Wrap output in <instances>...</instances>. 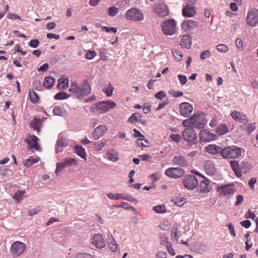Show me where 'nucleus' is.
Here are the masks:
<instances>
[{
    "label": "nucleus",
    "instance_id": "obj_1",
    "mask_svg": "<svg viewBox=\"0 0 258 258\" xmlns=\"http://www.w3.org/2000/svg\"><path fill=\"white\" fill-rule=\"evenodd\" d=\"M70 91L74 97L82 99L84 96H87L91 93V88L87 80H84L81 86L75 82L71 84Z\"/></svg>",
    "mask_w": 258,
    "mask_h": 258
},
{
    "label": "nucleus",
    "instance_id": "obj_2",
    "mask_svg": "<svg viewBox=\"0 0 258 258\" xmlns=\"http://www.w3.org/2000/svg\"><path fill=\"white\" fill-rule=\"evenodd\" d=\"M221 152V156L225 159L238 158L241 155V148L235 146L224 148Z\"/></svg>",
    "mask_w": 258,
    "mask_h": 258
},
{
    "label": "nucleus",
    "instance_id": "obj_3",
    "mask_svg": "<svg viewBox=\"0 0 258 258\" xmlns=\"http://www.w3.org/2000/svg\"><path fill=\"white\" fill-rule=\"evenodd\" d=\"M124 16L126 19L129 21L141 22L144 19L142 11L136 8H133L126 11Z\"/></svg>",
    "mask_w": 258,
    "mask_h": 258
},
{
    "label": "nucleus",
    "instance_id": "obj_4",
    "mask_svg": "<svg viewBox=\"0 0 258 258\" xmlns=\"http://www.w3.org/2000/svg\"><path fill=\"white\" fill-rule=\"evenodd\" d=\"M26 244L23 242L16 241L14 242L11 246L10 252L11 255L15 257L21 255L26 249Z\"/></svg>",
    "mask_w": 258,
    "mask_h": 258
},
{
    "label": "nucleus",
    "instance_id": "obj_5",
    "mask_svg": "<svg viewBox=\"0 0 258 258\" xmlns=\"http://www.w3.org/2000/svg\"><path fill=\"white\" fill-rule=\"evenodd\" d=\"M115 106V103L112 101H102L93 104L91 111L95 112L101 110L106 112L109 111V109L114 108Z\"/></svg>",
    "mask_w": 258,
    "mask_h": 258
},
{
    "label": "nucleus",
    "instance_id": "obj_6",
    "mask_svg": "<svg viewBox=\"0 0 258 258\" xmlns=\"http://www.w3.org/2000/svg\"><path fill=\"white\" fill-rule=\"evenodd\" d=\"M161 26L165 35H172L176 31V23L174 20H168L162 23Z\"/></svg>",
    "mask_w": 258,
    "mask_h": 258
},
{
    "label": "nucleus",
    "instance_id": "obj_7",
    "mask_svg": "<svg viewBox=\"0 0 258 258\" xmlns=\"http://www.w3.org/2000/svg\"><path fill=\"white\" fill-rule=\"evenodd\" d=\"M218 191L220 195L228 199L234 195L236 190L232 184H226L219 186Z\"/></svg>",
    "mask_w": 258,
    "mask_h": 258
},
{
    "label": "nucleus",
    "instance_id": "obj_8",
    "mask_svg": "<svg viewBox=\"0 0 258 258\" xmlns=\"http://www.w3.org/2000/svg\"><path fill=\"white\" fill-rule=\"evenodd\" d=\"M182 137L185 141L189 143H196L197 139V134L192 127H186L182 132Z\"/></svg>",
    "mask_w": 258,
    "mask_h": 258
},
{
    "label": "nucleus",
    "instance_id": "obj_9",
    "mask_svg": "<svg viewBox=\"0 0 258 258\" xmlns=\"http://www.w3.org/2000/svg\"><path fill=\"white\" fill-rule=\"evenodd\" d=\"M183 184L186 188L191 190L198 186V180L194 175H187L184 177Z\"/></svg>",
    "mask_w": 258,
    "mask_h": 258
},
{
    "label": "nucleus",
    "instance_id": "obj_10",
    "mask_svg": "<svg viewBox=\"0 0 258 258\" xmlns=\"http://www.w3.org/2000/svg\"><path fill=\"white\" fill-rule=\"evenodd\" d=\"M185 173V171L179 167H170L167 169L165 174L172 178H178L182 177Z\"/></svg>",
    "mask_w": 258,
    "mask_h": 258
},
{
    "label": "nucleus",
    "instance_id": "obj_11",
    "mask_svg": "<svg viewBox=\"0 0 258 258\" xmlns=\"http://www.w3.org/2000/svg\"><path fill=\"white\" fill-rule=\"evenodd\" d=\"M247 24L251 26H254L258 23V10L252 8L247 14Z\"/></svg>",
    "mask_w": 258,
    "mask_h": 258
},
{
    "label": "nucleus",
    "instance_id": "obj_12",
    "mask_svg": "<svg viewBox=\"0 0 258 258\" xmlns=\"http://www.w3.org/2000/svg\"><path fill=\"white\" fill-rule=\"evenodd\" d=\"M77 164V161L74 158H66L63 162L57 163L55 172L58 174L61 171L67 167H69Z\"/></svg>",
    "mask_w": 258,
    "mask_h": 258
},
{
    "label": "nucleus",
    "instance_id": "obj_13",
    "mask_svg": "<svg viewBox=\"0 0 258 258\" xmlns=\"http://www.w3.org/2000/svg\"><path fill=\"white\" fill-rule=\"evenodd\" d=\"M217 136L213 133L210 132L207 129H203L200 133V139L202 142H210L215 140Z\"/></svg>",
    "mask_w": 258,
    "mask_h": 258
},
{
    "label": "nucleus",
    "instance_id": "obj_14",
    "mask_svg": "<svg viewBox=\"0 0 258 258\" xmlns=\"http://www.w3.org/2000/svg\"><path fill=\"white\" fill-rule=\"evenodd\" d=\"M202 114H194L193 128L203 129L205 126L207 121L201 116Z\"/></svg>",
    "mask_w": 258,
    "mask_h": 258
},
{
    "label": "nucleus",
    "instance_id": "obj_15",
    "mask_svg": "<svg viewBox=\"0 0 258 258\" xmlns=\"http://www.w3.org/2000/svg\"><path fill=\"white\" fill-rule=\"evenodd\" d=\"M91 243L96 247L101 249L105 246L104 240L101 234H96L93 235Z\"/></svg>",
    "mask_w": 258,
    "mask_h": 258
},
{
    "label": "nucleus",
    "instance_id": "obj_16",
    "mask_svg": "<svg viewBox=\"0 0 258 258\" xmlns=\"http://www.w3.org/2000/svg\"><path fill=\"white\" fill-rule=\"evenodd\" d=\"M38 138L35 136L30 137L25 139V142L27 144L28 148L30 149L34 148L36 150L39 151L40 148L37 141Z\"/></svg>",
    "mask_w": 258,
    "mask_h": 258
},
{
    "label": "nucleus",
    "instance_id": "obj_17",
    "mask_svg": "<svg viewBox=\"0 0 258 258\" xmlns=\"http://www.w3.org/2000/svg\"><path fill=\"white\" fill-rule=\"evenodd\" d=\"M107 131V127L105 125H100L97 126L92 133V136L95 140H98L103 136Z\"/></svg>",
    "mask_w": 258,
    "mask_h": 258
},
{
    "label": "nucleus",
    "instance_id": "obj_18",
    "mask_svg": "<svg viewBox=\"0 0 258 258\" xmlns=\"http://www.w3.org/2000/svg\"><path fill=\"white\" fill-rule=\"evenodd\" d=\"M45 118H38L35 117L30 122V127L34 130H36L38 133L40 132V128L42 126V123L44 121Z\"/></svg>",
    "mask_w": 258,
    "mask_h": 258
},
{
    "label": "nucleus",
    "instance_id": "obj_19",
    "mask_svg": "<svg viewBox=\"0 0 258 258\" xmlns=\"http://www.w3.org/2000/svg\"><path fill=\"white\" fill-rule=\"evenodd\" d=\"M196 14V8L192 6L186 5L182 9V15L185 17H193Z\"/></svg>",
    "mask_w": 258,
    "mask_h": 258
},
{
    "label": "nucleus",
    "instance_id": "obj_20",
    "mask_svg": "<svg viewBox=\"0 0 258 258\" xmlns=\"http://www.w3.org/2000/svg\"><path fill=\"white\" fill-rule=\"evenodd\" d=\"M222 148L219 146H217L214 144L209 145L205 147V150L209 154L215 155L219 153L221 156Z\"/></svg>",
    "mask_w": 258,
    "mask_h": 258
},
{
    "label": "nucleus",
    "instance_id": "obj_21",
    "mask_svg": "<svg viewBox=\"0 0 258 258\" xmlns=\"http://www.w3.org/2000/svg\"><path fill=\"white\" fill-rule=\"evenodd\" d=\"M204 179L200 182L199 189L201 192L207 193L210 191L211 187L209 180L204 177Z\"/></svg>",
    "mask_w": 258,
    "mask_h": 258
},
{
    "label": "nucleus",
    "instance_id": "obj_22",
    "mask_svg": "<svg viewBox=\"0 0 258 258\" xmlns=\"http://www.w3.org/2000/svg\"><path fill=\"white\" fill-rule=\"evenodd\" d=\"M154 12L160 17H165L168 14L167 6L164 4L158 5L154 9Z\"/></svg>",
    "mask_w": 258,
    "mask_h": 258
},
{
    "label": "nucleus",
    "instance_id": "obj_23",
    "mask_svg": "<svg viewBox=\"0 0 258 258\" xmlns=\"http://www.w3.org/2000/svg\"><path fill=\"white\" fill-rule=\"evenodd\" d=\"M198 26L197 21L191 20H186L183 22L181 25V28L184 30H191Z\"/></svg>",
    "mask_w": 258,
    "mask_h": 258
},
{
    "label": "nucleus",
    "instance_id": "obj_24",
    "mask_svg": "<svg viewBox=\"0 0 258 258\" xmlns=\"http://www.w3.org/2000/svg\"><path fill=\"white\" fill-rule=\"evenodd\" d=\"M172 162L174 165L181 167H185L188 165V162L185 157L181 155L174 157L172 159Z\"/></svg>",
    "mask_w": 258,
    "mask_h": 258
},
{
    "label": "nucleus",
    "instance_id": "obj_25",
    "mask_svg": "<svg viewBox=\"0 0 258 258\" xmlns=\"http://www.w3.org/2000/svg\"><path fill=\"white\" fill-rule=\"evenodd\" d=\"M108 236V244L110 249L113 252H117L118 251V246L117 242L114 240L112 234L109 232L107 233Z\"/></svg>",
    "mask_w": 258,
    "mask_h": 258
},
{
    "label": "nucleus",
    "instance_id": "obj_26",
    "mask_svg": "<svg viewBox=\"0 0 258 258\" xmlns=\"http://www.w3.org/2000/svg\"><path fill=\"white\" fill-rule=\"evenodd\" d=\"M180 46L183 48H189L191 45V37L188 34L183 35L180 40Z\"/></svg>",
    "mask_w": 258,
    "mask_h": 258
},
{
    "label": "nucleus",
    "instance_id": "obj_27",
    "mask_svg": "<svg viewBox=\"0 0 258 258\" xmlns=\"http://www.w3.org/2000/svg\"><path fill=\"white\" fill-rule=\"evenodd\" d=\"M180 113H191L193 107L189 103L182 102L179 105Z\"/></svg>",
    "mask_w": 258,
    "mask_h": 258
},
{
    "label": "nucleus",
    "instance_id": "obj_28",
    "mask_svg": "<svg viewBox=\"0 0 258 258\" xmlns=\"http://www.w3.org/2000/svg\"><path fill=\"white\" fill-rule=\"evenodd\" d=\"M204 169L207 174L208 175H213L215 172V169L214 165L210 161H207L204 165Z\"/></svg>",
    "mask_w": 258,
    "mask_h": 258
},
{
    "label": "nucleus",
    "instance_id": "obj_29",
    "mask_svg": "<svg viewBox=\"0 0 258 258\" xmlns=\"http://www.w3.org/2000/svg\"><path fill=\"white\" fill-rule=\"evenodd\" d=\"M231 115L236 121L243 123H246L248 121L247 118L244 114H231Z\"/></svg>",
    "mask_w": 258,
    "mask_h": 258
},
{
    "label": "nucleus",
    "instance_id": "obj_30",
    "mask_svg": "<svg viewBox=\"0 0 258 258\" xmlns=\"http://www.w3.org/2000/svg\"><path fill=\"white\" fill-rule=\"evenodd\" d=\"M228 132V128L225 124H221L217 126L216 132L219 136H222Z\"/></svg>",
    "mask_w": 258,
    "mask_h": 258
},
{
    "label": "nucleus",
    "instance_id": "obj_31",
    "mask_svg": "<svg viewBox=\"0 0 258 258\" xmlns=\"http://www.w3.org/2000/svg\"><path fill=\"white\" fill-rule=\"evenodd\" d=\"M107 155L108 160L110 161L115 162L119 159L117 152L114 150L108 151L107 152Z\"/></svg>",
    "mask_w": 258,
    "mask_h": 258
},
{
    "label": "nucleus",
    "instance_id": "obj_32",
    "mask_svg": "<svg viewBox=\"0 0 258 258\" xmlns=\"http://www.w3.org/2000/svg\"><path fill=\"white\" fill-rule=\"evenodd\" d=\"M69 80L68 78H61L58 80L57 87L59 89H66L68 87Z\"/></svg>",
    "mask_w": 258,
    "mask_h": 258
},
{
    "label": "nucleus",
    "instance_id": "obj_33",
    "mask_svg": "<svg viewBox=\"0 0 258 258\" xmlns=\"http://www.w3.org/2000/svg\"><path fill=\"white\" fill-rule=\"evenodd\" d=\"M54 83V79L51 77L47 76L45 78L43 85L47 88H51Z\"/></svg>",
    "mask_w": 258,
    "mask_h": 258
},
{
    "label": "nucleus",
    "instance_id": "obj_34",
    "mask_svg": "<svg viewBox=\"0 0 258 258\" xmlns=\"http://www.w3.org/2000/svg\"><path fill=\"white\" fill-rule=\"evenodd\" d=\"M113 90V87L109 82L106 84L102 89V91L104 92L107 96L109 97L112 95Z\"/></svg>",
    "mask_w": 258,
    "mask_h": 258
},
{
    "label": "nucleus",
    "instance_id": "obj_35",
    "mask_svg": "<svg viewBox=\"0 0 258 258\" xmlns=\"http://www.w3.org/2000/svg\"><path fill=\"white\" fill-rule=\"evenodd\" d=\"M75 152L76 153L82 158L85 159L86 156L85 149L82 146L79 145L76 146L75 147Z\"/></svg>",
    "mask_w": 258,
    "mask_h": 258
},
{
    "label": "nucleus",
    "instance_id": "obj_36",
    "mask_svg": "<svg viewBox=\"0 0 258 258\" xmlns=\"http://www.w3.org/2000/svg\"><path fill=\"white\" fill-rule=\"evenodd\" d=\"M38 161V159L37 158H33V157H30L29 158L26 159L24 161V165L26 168H29L32 165L37 163Z\"/></svg>",
    "mask_w": 258,
    "mask_h": 258
},
{
    "label": "nucleus",
    "instance_id": "obj_37",
    "mask_svg": "<svg viewBox=\"0 0 258 258\" xmlns=\"http://www.w3.org/2000/svg\"><path fill=\"white\" fill-rule=\"evenodd\" d=\"M29 96L32 102L35 103L38 101L39 97L37 93L33 90H29Z\"/></svg>",
    "mask_w": 258,
    "mask_h": 258
},
{
    "label": "nucleus",
    "instance_id": "obj_38",
    "mask_svg": "<svg viewBox=\"0 0 258 258\" xmlns=\"http://www.w3.org/2000/svg\"><path fill=\"white\" fill-rule=\"evenodd\" d=\"M194 114L189 118L184 120L182 121L183 126L186 127H193ZM194 129V128H192Z\"/></svg>",
    "mask_w": 258,
    "mask_h": 258
},
{
    "label": "nucleus",
    "instance_id": "obj_39",
    "mask_svg": "<svg viewBox=\"0 0 258 258\" xmlns=\"http://www.w3.org/2000/svg\"><path fill=\"white\" fill-rule=\"evenodd\" d=\"M107 197L112 200H116L120 199L123 200V194H113V193H109L107 195Z\"/></svg>",
    "mask_w": 258,
    "mask_h": 258
},
{
    "label": "nucleus",
    "instance_id": "obj_40",
    "mask_svg": "<svg viewBox=\"0 0 258 258\" xmlns=\"http://www.w3.org/2000/svg\"><path fill=\"white\" fill-rule=\"evenodd\" d=\"M25 192L24 190H18L12 198L14 200L17 201V202H19L23 200V196Z\"/></svg>",
    "mask_w": 258,
    "mask_h": 258
},
{
    "label": "nucleus",
    "instance_id": "obj_41",
    "mask_svg": "<svg viewBox=\"0 0 258 258\" xmlns=\"http://www.w3.org/2000/svg\"><path fill=\"white\" fill-rule=\"evenodd\" d=\"M106 141L105 142H98L94 144L92 148L95 151H99L101 150L106 145Z\"/></svg>",
    "mask_w": 258,
    "mask_h": 258
},
{
    "label": "nucleus",
    "instance_id": "obj_42",
    "mask_svg": "<svg viewBox=\"0 0 258 258\" xmlns=\"http://www.w3.org/2000/svg\"><path fill=\"white\" fill-rule=\"evenodd\" d=\"M70 95L64 92H60L56 94L54 96V99L56 100H63L68 98Z\"/></svg>",
    "mask_w": 258,
    "mask_h": 258
},
{
    "label": "nucleus",
    "instance_id": "obj_43",
    "mask_svg": "<svg viewBox=\"0 0 258 258\" xmlns=\"http://www.w3.org/2000/svg\"><path fill=\"white\" fill-rule=\"evenodd\" d=\"M56 144L60 146L66 147L68 145V142L64 137L62 136L59 135V139Z\"/></svg>",
    "mask_w": 258,
    "mask_h": 258
},
{
    "label": "nucleus",
    "instance_id": "obj_44",
    "mask_svg": "<svg viewBox=\"0 0 258 258\" xmlns=\"http://www.w3.org/2000/svg\"><path fill=\"white\" fill-rule=\"evenodd\" d=\"M241 167V171L243 173H246L248 172L251 168V165L247 162H242L240 166Z\"/></svg>",
    "mask_w": 258,
    "mask_h": 258
},
{
    "label": "nucleus",
    "instance_id": "obj_45",
    "mask_svg": "<svg viewBox=\"0 0 258 258\" xmlns=\"http://www.w3.org/2000/svg\"><path fill=\"white\" fill-rule=\"evenodd\" d=\"M179 230L177 228V225H174L171 229V235L172 238L175 239L176 242H177V234L179 233Z\"/></svg>",
    "mask_w": 258,
    "mask_h": 258
},
{
    "label": "nucleus",
    "instance_id": "obj_46",
    "mask_svg": "<svg viewBox=\"0 0 258 258\" xmlns=\"http://www.w3.org/2000/svg\"><path fill=\"white\" fill-rule=\"evenodd\" d=\"M175 204L179 207L183 206L186 202V199L184 198H176L174 199Z\"/></svg>",
    "mask_w": 258,
    "mask_h": 258
},
{
    "label": "nucleus",
    "instance_id": "obj_47",
    "mask_svg": "<svg viewBox=\"0 0 258 258\" xmlns=\"http://www.w3.org/2000/svg\"><path fill=\"white\" fill-rule=\"evenodd\" d=\"M32 86L35 90L38 91L41 90L42 88L41 83L39 80H35L32 83Z\"/></svg>",
    "mask_w": 258,
    "mask_h": 258
},
{
    "label": "nucleus",
    "instance_id": "obj_48",
    "mask_svg": "<svg viewBox=\"0 0 258 258\" xmlns=\"http://www.w3.org/2000/svg\"><path fill=\"white\" fill-rule=\"evenodd\" d=\"M172 53L176 61H180L182 59L183 56L179 50L176 49L173 50H172Z\"/></svg>",
    "mask_w": 258,
    "mask_h": 258
},
{
    "label": "nucleus",
    "instance_id": "obj_49",
    "mask_svg": "<svg viewBox=\"0 0 258 258\" xmlns=\"http://www.w3.org/2000/svg\"><path fill=\"white\" fill-rule=\"evenodd\" d=\"M153 210L157 213H163L166 212V208L163 205L154 206Z\"/></svg>",
    "mask_w": 258,
    "mask_h": 258
},
{
    "label": "nucleus",
    "instance_id": "obj_50",
    "mask_svg": "<svg viewBox=\"0 0 258 258\" xmlns=\"http://www.w3.org/2000/svg\"><path fill=\"white\" fill-rule=\"evenodd\" d=\"M118 12V9L115 7L112 6L109 8L108 14L111 17H114L117 15Z\"/></svg>",
    "mask_w": 258,
    "mask_h": 258
},
{
    "label": "nucleus",
    "instance_id": "obj_51",
    "mask_svg": "<svg viewBox=\"0 0 258 258\" xmlns=\"http://www.w3.org/2000/svg\"><path fill=\"white\" fill-rule=\"evenodd\" d=\"M136 114H133V115L128 119L127 121L130 122H136L142 121V124L145 123V121H142L141 119L139 120V118L135 115Z\"/></svg>",
    "mask_w": 258,
    "mask_h": 258
},
{
    "label": "nucleus",
    "instance_id": "obj_52",
    "mask_svg": "<svg viewBox=\"0 0 258 258\" xmlns=\"http://www.w3.org/2000/svg\"><path fill=\"white\" fill-rule=\"evenodd\" d=\"M40 44V41L36 39H32L29 43V45L32 48H37Z\"/></svg>",
    "mask_w": 258,
    "mask_h": 258
},
{
    "label": "nucleus",
    "instance_id": "obj_53",
    "mask_svg": "<svg viewBox=\"0 0 258 258\" xmlns=\"http://www.w3.org/2000/svg\"><path fill=\"white\" fill-rule=\"evenodd\" d=\"M211 56V52L209 50H206L202 51L200 54V58L202 60L205 59Z\"/></svg>",
    "mask_w": 258,
    "mask_h": 258
},
{
    "label": "nucleus",
    "instance_id": "obj_54",
    "mask_svg": "<svg viewBox=\"0 0 258 258\" xmlns=\"http://www.w3.org/2000/svg\"><path fill=\"white\" fill-rule=\"evenodd\" d=\"M217 50L221 52H226L228 50V47L225 44H219L217 46Z\"/></svg>",
    "mask_w": 258,
    "mask_h": 258
},
{
    "label": "nucleus",
    "instance_id": "obj_55",
    "mask_svg": "<svg viewBox=\"0 0 258 258\" xmlns=\"http://www.w3.org/2000/svg\"><path fill=\"white\" fill-rule=\"evenodd\" d=\"M96 55V53L95 51L89 50L85 54V57L88 59H93Z\"/></svg>",
    "mask_w": 258,
    "mask_h": 258
},
{
    "label": "nucleus",
    "instance_id": "obj_56",
    "mask_svg": "<svg viewBox=\"0 0 258 258\" xmlns=\"http://www.w3.org/2000/svg\"><path fill=\"white\" fill-rule=\"evenodd\" d=\"M169 93L174 97H181L183 95V93L180 91L170 90Z\"/></svg>",
    "mask_w": 258,
    "mask_h": 258
},
{
    "label": "nucleus",
    "instance_id": "obj_57",
    "mask_svg": "<svg viewBox=\"0 0 258 258\" xmlns=\"http://www.w3.org/2000/svg\"><path fill=\"white\" fill-rule=\"evenodd\" d=\"M166 93L163 91H160L155 94V97L158 99H162L163 98L166 97Z\"/></svg>",
    "mask_w": 258,
    "mask_h": 258
},
{
    "label": "nucleus",
    "instance_id": "obj_58",
    "mask_svg": "<svg viewBox=\"0 0 258 258\" xmlns=\"http://www.w3.org/2000/svg\"><path fill=\"white\" fill-rule=\"evenodd\" d=\"M170 139L175 142H179L180 141L181 137L178 134H172L170 135Z\"/></svg>",
    "mask_w": 258,
    "mask_h": 258
},
{
    "label": "nucleus",
    "instance_id": "obj_59",
    "mask_svg": "<svg viewBox=\"0 0 258 258\" xmlns=\"http://www.w3.org/2000/svg\"><path fill=\"white\" fill-rule=\"evenodd\" d=\"M102 30L107 32H113L114 33H116L117 31V29L115 27H108L106 26H103Z\"/></svg>",
    "mask_w": 258,
    "mask_h": 258
},
{
    "label": "nucleus",
    "instance_id": "obj_60",
    "mask_svg": "<svg viewBox=\"0 0 258 258\" xmlns=\"http://www.w3.org/2000/svg\"><path fill=\"white\" fill-rule=\"evenodd\" d=\"M178 78L181 85L185 84L187 82V78L185 76L179 74L178 75Z\"/></svg>",
    "mask_w": 258,
    "mask_h": 258
},
{
    "label": "nucleus",
    "instance_id": "obj_61",
    "mask_svg": "<svg viewBox=\"0 0 258 258\" xmlns=\"http://www.w3.org/2000/svg\"><path fill=\"white\" fill-rule=\"evenodd\" d=\"M76 258H93L92 255L87 253H79L76 255Z\"/></svg>",
    "mask_w": 258,
    "mask_h": 258
},
{
    "label": "nucleus",
    "instance_id": "obj_62",
    "mask_svg": "<svg viewBox=\"0 0 258 258\" xmlns=\"http://www.w3.org/2000/svg\"><path fill=\"white\" fill-rule=\"evenodd\" d=\"M168 244V245H166V249L168 253L172 256L175 255V252L172 247L171 243Z\"/></svg>",
    "mask_w": 258,
    "mask_h": 258
},
{
    "label": "nucleus",
    "instance_id": "obj_63",
    "mask_svg": "<svg viewBox=\"0 0 258 258\" xmlns=\"http://www.w3.org/2000/svg\"><path fill=\"white\" fill-rule=\"evenodd\" d=\"M40 211H41V209H39V208H33V209L30 210L28 211V213L29 216H32L37 214L38 213H39Z\"/></svg>",
    "mask_w": 258,
    "mask_h": 258
},
{
    "label": "nucleus",
    "instance_id": "obj_64",
    "mask_svg": "<svg viewBox=\"0 0 258 258\" xmlns=\"http://www.w3.org/2000/svg\"><path fill=\"white\" fill-rule=\"evenodd\" d=\"M143 141L146 143H148V141L144 139H138L137 141V144L140 147H146L147 146L144 144Z\"/></svg>",
    "mask_w": 258,
    "mask_h": 258
}]
</instances>
